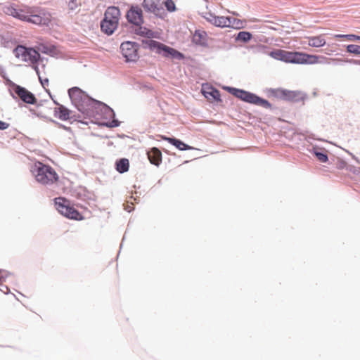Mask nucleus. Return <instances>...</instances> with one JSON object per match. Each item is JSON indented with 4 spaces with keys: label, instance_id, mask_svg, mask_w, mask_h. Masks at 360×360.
Segmentation results:
<instances>
[{
    "label": "nucleus",
    "instance_id": "f03ea898",
    "mask_svg": "<svg viewBox=\"0 0 360 360\" xmlns=\"http://www.w3.org/2000/svg\"><path fill=\"white\" fill-rule=\"evenodd\" d=\"M69 96L72 103L84 114H88L93 101L78 87H72L68 90Z\"/></svg>",
    "mask_w": 360,
    "mask_h": 360
},
{
    "label": "nucleus",
    "instance_id": "6e6552de",
    "mask_svg": "<svg viewBox=\"0 0 360 360\" xmlns=\"http://www.w3.org/2000/svg\"><path fill=\"white\" fill-rule=\"evenodd\" d=\"M120 49L127 61H136L138 59V46L131 41L122 43Z\"/></svg>",
    "mask_w": 360,
    "mask_h": 360
},
{
    "label": "nucleus",
    "instance_id": "c756f323",
    "mask_svg": "<svg viewBox=\"0 0 360 360\" xmlns=\"http://www.w3.org/2000/svg\"><path fill=\"white\" fill-rule=\"evenodd\" d=\"M315 155L321 162H326L328 160L327 155L321 152H315Z\"/></svg>",
    "mask_w": 360,
    "mask_h": 360
},
{
    "label": "nucleus",
    "instance_id": "7c9ffc66",
    "mask_svg": "<svg viewBox=\"0 0 360 360\" xmlns=\"http://www.w3.org/2000/svg\"><path fill=\"white\" fill-rule=\"evenodd\" d=\"M34 69H35V70H36V72H37V75H38V76H39V80H40V82H41V85H42L44 87H45V86H46H46H48V85H49V79H48L47 78L42 79V78L40 77V75H39V72H38V68H37V66H35V67H34Z\"/></svg>",
    "mask_w": 360,
    "mask_h": 360
},
{
    "label": "nucleus",
    "instance_id": "412c9836",
    "mask_svg": "<svg viewBox=\"0 0 360 360\" xmlns=\"http://www.w3.org/2000/svg\"><path fill=\"white\" fill-rule=\"evenodd\" d=\"M193 41L199 45H204L207 41V33L202 30H196L193 36Z\"/></svg>",
    "mask_w": 360,
    "mask_h": 360
},
{
    "label": "nucleus",
    "instance_id": "c85d7f7f",
    "mask_svg": "<svg viewBox=\"0 0 360 360\" xmlns=\"http://www.w3.org/2000/svg\"><path fill=\"white\" fill-rule=\"evenodd\" d=\"M163 4L169 12L172 13L176 11V7L173 0H166Z\"/></svg>",
    "mask_w": 360,
    "mask_h": 360
},
{
    "label": "nucleus",
    "instance_id": "72a5a7b5",
    "mask_svg": "<svg viewBox=\"0 0 360 360\" xmlns=\"http://www.w3.org/2000/svg\"><path fill=\"white\" fill-rule=\"evenodd\" d=\"M347 62H349L351 63H353L354 65H360V60H354V59H352V60H347Z\"/></svg>",
    "mask_w": 360,
    "mask_h": 360
},
{
    "label": "nucleus",
    "instance_id": "7ed1b4c3",
    "mask_svg": "<svg viewBox=\"0 0 360 360\" xmlns=\"http://www.w3.org/2000/svg\"><path fill=\"white\" fill-rule=\"evenodd\" d=\"M120 17V11L117 7H108L105 12L104 19L101 23L102 31L108 34H112L117 27Z\"/></svg>",
    "mask_w": 360,
    "mask_h": 360
},
{
    "label": "nucleus",
    "instance_id": "f8f14e48",
    "mask_svg": "<svg viewBox=\"0 0 360 360\" xmlns=\"http://www.w3.org/2000/svg\"><path fill=\"white\" fill-rule=\"evenodd\" d=\"M126 16L128 21L134 25H140L143 22L142 10L138 6H131Z\"/></svg>",
    "mask_w": 360,
    "mask_h": 360
},
{
    "label": "nucleus",
    "instance_id": "393cba45",
    "mask_svg": "<svg viewBox=\"0 0 360 360\" xmlns=\"http://www.w3.org/2000/svg\"><path fill=\"white\" fill-rule=\"evenodd\" d=\"M146 43L150 49L155 50L156 52L160 54L162 53L164 47L165 46V44L151 39L148 40Z\"/></svg>",
    "mask_w": 360,
    "mask_h": 360
},
{
    "label": "nucleus",
    "instance_id": "4468645a",
    "mask_svg": "<svg viewBox=\"0 0 360 360\" xmlns=\"http://www.w3.org/2000/svg\"><path fill=\"white\" fill-rule=\"evenodd\" d=\"M15 93L20 97V98L25 103L28 104H34L37 98L32 93L27 90L25 88L16 86L14 89Z\"/></svg>",
    "mask_w": 360,
    "mask_h": 360
},
{
    "label": "nucleus",
    "instance_id": "a211bd4d",
    "mask_svg": "<svg viewBox=\"0 0 360 360\" xmlns=\"http://www.w3.org/2000/svg\"><path fill=\"white\" fill-rule=\"evenodd\" d=\"M161 138L163 140L168 141L169 143L174 146L176 148H177L180 150H186L193 149L192 147L186 144L185 143H184L183 141H181L179 139H176L175 138L166 137L164 136H162Z\"/></svg>",
    "mask_w": 360,
    "mask_h": 360
},
{
    "label": "nucleus",
    "instance_id": "f3484780",
    "mask_svg": "<svg viewBox=\"0 0 360 360\" xmlns=\"http://www.w3.org/2000/svg\"><path fill=\"white\" fill-rule=\"evenodd\" d=\"M147 155L151 164L158 166L162 162V153L157 148H153L147 153Z\"/></svg>",
    "mask_w": 360,
    "mask_h": 360
},
{
    "label": "nucleus",
    "instance_id": "473e14b6",
    "mask_svg": "<svg viewBox=\"0 0 360 360\" xmlns=\"http://www.w3.org/2000/svg\"><path fill=\"white\" fill-rule=\"evenodd\" d=\"M9 124L0 120V130H4L8 128Z\"/></svg>",
    "mask_w": 360,
    "mask_h": 360
},
{
    "label": "nucleus",
    "instance_id": "39448f33",
    "mask_svg": "<svg viewBox=\"0 0 360 360\" xmlns=\"http://www.w3.org/2000/svg\"><path fill=\"white\" fill-rule=\"evenodd\" d=\"M56 210L65 217L74 220H82L84 217L73 206L70 202L64 198H56L55 199Z\"/></svg>",
    "mask_w": 360,
    "mask_h": 360
},
{
    "label": "nucleus",
    "instance_id": "dca6fc26",
    "mask_svg": "<svg viewBox=\"0 0 360 360\" xmlns=\"http://www.w3.org/2000/svg\"><path fill=\"white\" fill-rule=\"evenodd\" d=\"M202 92L208 100L217 101L220 100V92L212 86H203Z\"/></svg>",
    "mask_w": 360,
    "mask_h": 360
},
{
    "label": "nucleus",
    "instance_id": "a878e982",
    "mask_svg": "<svg viewBox=\"0 0 360 360\" xmlns=\"http://www.w3.org/2000/svg\"><path fill=\"white\" fill-rule=\"evenodd\" d=\"M252 35L250 32L242 31L238 34L236 39L237 41H243V42H248L252 39Z\"/></svg>",
    "mask_w": 360,
    "mask_h": 360
},
{
    "label": "nucleus",
    "instance_id": "1a4fd4ad",
    "mask_svg": "<svg viewBox=\"0 0 360 360\" xmlns=\"http://www.w3.org/2000/svg\"><path fill=\"white\" fill-rule=\"evenodd\" d=\"M297 52L276 49L269 53L271 58L285 63H296Z\"/></svg>",
    "mask_w": 360,
    "mask_h": 360
},
{
    "label": "nucleus",
    "instance_id": "4be33fe9",
    "mask_svg": "<svg viewBox=\"0 0 360 360\" xmlns=\"http://www.w3.org/2000/svg\"><path fill=\"white\" fill-rule=\"evenodd\" d=\"M230 25L227 27H231L236 30H240L246 26V21L244 20H240L236 18L229 17Z\"/></svg>",
    "mask_w": 360,
    "mask_h": 360
},
{
    "label": "nucleus",
    "instance_id": "f257e3e1",
    "mask_svg": "<svg viewBox=\"0 0 360 360\" xmlns=\"http://www.w3.org/2000/svg\"><path fill=\"white\" fill-rule=\"evenodd\" d=\"M3 11L20 20L37 25H48L51 21V15L44 10L37 11L34 7L15 4L4 6Z\"/></svg>",
    "mask_w": 360,
    "mask_h": 360
},
{
    "label": "nucleus",
    "instance_id": "9d476101",
    "mask_svg": "<svg viewBox=\"0 0 360 360\" xmlns=\"http://www.w3.org/2000/svg\"><path fill=\"white\" fill-rule=\"evenodd\" d=\"M142 6L146 11L152 13L156 16L163 17L165 11L160 0H143Z\"/></svg>",
    "mask_w": 360,
    "mask_h": 360
},
{
    "label": "nucleus",
    "instance_id": "c9c22d12",
    "mask_svg": "<svg viewBox=\"0 0 360 360\" xmlns=\"http://www.w3.org/2000/svg\"><path fill=\"white\" fill-rule=\"evenodd\" d=\"M333 61H342V60L340 58H331L330 59Z\"/></svg>",
    "mask_w": 360,
    "mask_h": 360
},
{
    "label": "nucleus",
    "instance_id": "2eb2a0df",
    "mask_svg": "<svg viewBox=\"0 0 360 360\" xmlns=\"http://www.w3.org/2000/svg\"><path fill=\"white\" fill-rule=\"evenodd\" d=\"M54 103L57 105L54 108V116L63 121L68 120L70 118L71 111L56 101Z\"/></svg>",
    "mask_w": 360,
    "mask_h": 360
},
{
    "label": "nucleus",
    "instance_id": "2f4dec72",
    "mask_svg": "<svg viewBox=\"0 0 360 360\" xmlns=\"http://www.w3.org/2000/svg\"><path fill=\"white\" fill-rule=\"evenodd\" d=\"M359 38L360 36L353 34H349L346 36V39L348 41H359Z\"/></svg>",
    "mask_w": 360,
    "mask_h": 360
},
{
    "label": "nucleus",
    "instance_id": "ddd939ff",
    "mask_svg": "<svg viewBox=\"0 0 360 360\" xmlns=\"http://www.w3.org/2000/svg\"><path fill=\"white\" fill-rule=\"evenodd\" d=\"M320 59H326V58L316 55H310L303 52H297L296 63L316 64L321 62Z\"/></svg>",
    "mask_w": 360,
    "mask_h": 360
},
{
    "label": "nucleus",
    "instance_id": "cd10ccee",
    "mask_svg": "<svg viewBox=\"0 0 360 360\" xmlns=\"http://www.w3.org/2000/svg\"><path fill=\"white\" fill-rule=\"evenodd\" d=\"M347 51L349 53L360 56V46L356 44H349L346 47Z\"/></svg>",
    "mask_w": 360,
    "mask_h": 360
},
{
    "label": "nucleus",
    "instance_id": "9b49d317",
    "mask_svg": "<svg viewBox=\"0 0 360 360\" xmlns=\"http://www.w3.org/2000/svg\"><path fill=\"white\" fill-rule=\"evenodd\" d=\"M205 19L212 25L219 27H227L230 25L229 17L217 16L212 13H206L204 15Z\"/></svg>",
    "mask_w": 360,
    "mask_h": 360
},
{
    "label": "nucleus",
    "instance_id": "bb28decb",
    "mask_svg": "<svg viewBox=\"0 0 360 360\" xmlns=\"http://www.w3.org/2000/svg\"><path fill=\"white\" fill-rule=\"evenodd\" d=\"M279 95L283 96L285 99L287 100H292L294 99L297 94L295 91H288V90H278Z\"/></svg>",
    "mask_w": 360,
    "mask_h": 360
},
{
    "label": "nucleus",
    "instance_id": "6ab92c4d",
    "mask_svg": "<svg viewBox=\"0 0 360 360\" xmlns=\"http://www.w3.org/2000/svg\"><path fill=\"white\" fill-rule=\"evenodd\" d=\"M307 39H308L309 46L311 47H322L326 43L323 34H320L318 36L307 37Z\"/></svg>",
    "mask_w": 360,
    "mask_h": 360
},
{
    "label": "nucleus",
    "instance_id": "5701e85b",
    "mask_svg": "<svg viewBox=\"0 0 360 360\" xmlns=\"http://www.w3.org/2000/svg\"><path fill=\"white\" fill-rule=\"evenodd\" d=\"M129 162L127 158H122L116 162V169L120 173H124L129 170Z\"/></svg>",
    "mask_w": 360,
    "mask_h": 360
},
{
    "label": "nucleus",
    "instance_id": "b1692460",
    "mask_svg": "<svg viewBox=\"0 0 360 360\" xmlns=\"http://www.w3.org/2000/svg\"><path fill=\"white\" fill-rule=\"evenodd\" d=\"M135 26H136V28H135L134 31H135L136 34L143 36V37H146L148 38L153 37L154 32L152 30H150L146 27H142V26H141V25H135Z\"/></svg>",
    "mask_w": 360,
    "mask_h": 360
},
{
    "label": "nucleus",
    "instance_id": "20e7f679",
    "mask_svg": "<svg viewBox=\"0 0 360 360\" xmlns=\"http://www.w3.org/2000/svg\"><path fill=\"white\" fill-rule=\"evenodd\" d=\"M37 182L44 185H50L57 182L59 176L55 169L51 166L39 163L35 172Z\"/></svg>",
    "mask_w": 360,
    "mask_h": 360
},
{
    "label": "nucleus",
    "instance_id": "0eeeda50",
    "mask_svg": "<svg viewBox=\"0 0 360 360\" xmlns=\"http://www.w3.org/2000/svg\"><path fill=\"white\" fill-rule=\"evenodd\" d=\"M229 92L245 102L264 107L269 106V103L266 100L261 98L254 94L235 88H229Z\"/></svg>",
    "mask_w": 360,
    "mask_h": 360
},
{
    "label": "nucleus",
    "instance_id": "f704fd0d",
    "mask_svg": "<svg viewBox=\"0 0 360 360\" xmlns=\"http://www.w3.org/2000/svg\"><path fill=\"white\" fill-rule=\"evenodd\" d=\"M346 36H347V34H338L334 35V37L336 38V39H339V38L346 39Z\"/></svg>",
    "mask_w": 360,
    "mask_h": 360
},
{
    "label": "nucleus",
    "instance_id": "423d86ee",
    "mask_svg": "<svg viewBox=\"0 0 360 360\" xmlns=\"http://www.w3.org/2000/svg\"><path fill=\"white\" fill-rule=\"evenodd\" d=\"M13 53L20 61L32 65L37 63L40 58V54L36 50L22 45L17 46L13 50Z\"/></svg>",
    "mask_w": 360,
    "mask_h": 360
},
{
    "label": "nucleus",
    "instance_id": "aec40b11",
    "mask_svg": "<svg viewBox=\"0 0 360 360\" xmlns=\"http://www.w3.org/2000/svg\"><path fill=\"white\" fill-rule=\"evenodd\" d=\"M164 57H170L172 58L183 59L184 55L176 49L165 45L161 53Z\"/></svg>",
    "mask_w": 360,
    "mask_h": 360
}]
</instances>
